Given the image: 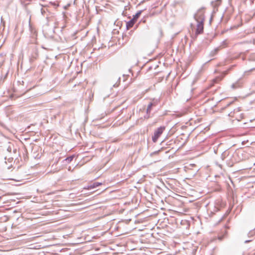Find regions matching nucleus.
I'll use <instances>...</instances> for the list:
<instances>
[{
  "mask_svg": "<svg viewBox=\"0 0 255 255\" xmlns=\"http://www.w3.org/2000/svg\"><path fill=\"white\" fill-rule=\"evenodd\" d=\"M101 184H102V183L96 182L91 184L90 185H88L87 186L84 187V189H93V188L97 187L98 186H99V185H100Z\"/></svg>",
  "mask_w": 255,
  "mask_h": 255,
  "instance_id": "4",
  "label": "nucleus"
},
{
  "mask_svg": "<svg viewBox=\"0 0 255 255\" xmlns=\"http://www.w3.org/2000/svg\"><path fill=\"white\" fill-rule=\"evenodd\" d=\"M251 241H252L251 240H246L245 241V243H249V242H250Z\"/></svg>",
  "mask_w": 255,
  "mask_h": 255,
  "instance_id": "14",
  "label": "nucleus"
},
{
  "mask_svg": "<svg viewBox=\"0 0 255 255\" xmlns=\"http://www.w3.org/2000/svg\"><path fill=\"white\" fill-rule=\"evenodd\" d=\"M253 43L254 44H255V38L254 39H253Z\"/></svg>",
  "mask_w": 255,
  "mask_h": 255,
  "instance_id": "16",
  "label": "nucleus"
},
{
  "mask_svg": "<svg viewBox=\"0 0 255 255\" xmlns=\"http://www.w3.org/2000/svg\"><path fill=\"white\" fill-rule=\"evenodd\" d=\"M1 21L2 20V17H1Z\"/></svg>",
  "mask_w": 255,
  "mask_h": 255,
  "instance_id": "17",
  "label": "nucleus"
},
{
  "mask_svg": "<svg viewBox=\"0 0 255 255\" xmlns=\"http://www.w3.org/2000/svg\"><path fill=\"white\" fill-rule=\"evenodd\" d=\"M255 70V68H252L250 70H249V71H245V73L244 74L245 75H248L249 74V73L251 72H252L253 71Z\"/></svg>",
  "mask_w": 255,
  "mask_h": 255,
  "instance_id": "11",
  "label": "nucleus"
},
{
  "mask_svg": "<svg viewBox=\"0 0 255 255\" xmlns=\"http://www.w3.org/2000/svg\"><path fill=\"white\" fill-rule=\"evenodd\" d=\"M205 10V8L202 7L198 10L197 14H203L204 13Z\"/></svg>",
  "mask_w": 255,
  "mask_h": 255,
  "instance_id": "8",
  "label": "nucleus"
},
{
  "mask_svg": "<svg viewBox=\"0 0 255 255\" xmlns=\"http://www.w3.org/2000/svg\"><path fill=\"white\" fill-rule=\"evenodd\" d=\"M138 17H133L132 19L128 21L127 23V27L128 28H129L133 25L134 23L137 20Z\"/></svg>",
  "mask_w": 255,
  "mask_h": 255,
  "instance_id": "5",
  "label": "nucleus"
},
{
  "mask_svg": "<svg viewBox=\"0 0 255 255\" xmlns=\"http://www.w3.org/2000/svg\"><path fill=\"white\" fill-rule=\"evenodd\" d=\"M194 18L196 22L195 34L197 35L203 32L205 18L204 17H194Z\"/></svg>",
  "mask_w": 255,
  "mask_h": 255,
  "instance_id": "1",
  "label": "nucleus"
},
{
  "mask_svg": "<svg viewBox=\"0 0 255 255\" xmlns=\"http://www.w3.org/2000/svg\"><path fill=\"white\" fill-rule=\"evenodd\" d=\"M221 0H215L212 2V5L213 7H216L219 6L221 4Z\"/></svg>",
  "mask_w": 255,
  "mask_h": 255,
  "instance_id": "7",
  "label": "nucleus"
},
{
  "mask_svg": "<svg viewBox=\"0 0 255 255\" xmlns=\"http://www.w3.org/2000/svg\"><path fill=\"white\" fill-rule=\"evenodd\" d=\"M159 31L160 33L161 34V35H162V29L161 28H159Z\"/></svg>",
  "mask_w": 255,
  "mask_h": 255,
  "instance_id": "13",
  "label": "nucleus"
},
{
  "mask_svg": "<svg viewBox=\"0 0 255 255\" xmlns=\"http://www.w3.org/2000/svg\"><path fill=\"white\" fill-rule=\"evenodd\" d=\"M241 108L238 107L234 110L229 114V116L231 117L235 118L238 121H240L243 118V114L241 113Z\"/></svg>",
  "mask_w": 255,
  "mask_h": 255,
  "instance_id": "3",
  "label": "nucleus"
},
{
  "mask_svg": "<svg viewBox=\"0 0 255 255\" xmlns=\"http://www.w3.org/2000/svg\"><path fill=\"white\" fill-rule=\"evenodd\" d=\"M153 106V104L152 103H150L147 106L146 109V115L144 116V118L146 119H148L150 117V113L152 107Z\"/></svg>",
  "mask_w": 255,
  "mask_h": 255,
  "instance_id": "6",
  "label": "nucleus"
},
{
  "mask_svg": "<svg viewBox=\"0 0 255 255\" xmlns=\"http://www.w3.org/2000/svg\"><path fill=\"white\" fill-rule=\"evenodd\" d=\"M222 79V77H216V78H215L214 80H213V82L214 83H218L219 81H221Z\"/></svg>",
  "mask_w": 255,
  "mask_h": 255,
  "instance_id": "10",
  "label": "nucleus"
},
{
  "mask_svg": "<svg viewBox=\"0 0 255 255\" xmlns=\"http://www.w3.org/2000/svg\"><path fill=\"white\" fill-rule=\"evenodd\" d=\"M213 17H212V16L210 17V20H209L210 23L211 22V21H212V20L213 19Z\"/></svg>",
  "mask_w": 255,
  "mask_h": 255,
  "instance_id": "15",
  "label": "nucleus"
},
{
  "mask_svg": "<svg viewBox=\"0 0 255 255\" xmlns=\"http://www.w3.org/2000/svg\"><path fill=\"white\" fill-rule=\"evenodd\" d=\"M141 14V11L137 12L134 16H139Z\"/></svg>",
  "mask_w": 255,
  "mask_h": 255,
  "instance_id": "12",
  "label": "nucleus"
},
{
  "mask_svg": "<svg viewBox=\"0 0 255 255\" xmlns=\"http://www.w3.org/2000/svg\"><path fill=\"white\" fill-rule=\"evenodd\" d=\"M165 129L164 126H161L154 130L153 135L152 136V140L153 142H156L159 137Z\"/></svg>",
  "mask_w": 255,
  "mask_h": 255,
  "instance_id": "2",
  "label": "nucleus"
},
{
  "mask_svg": "<svg viewBox=\"0 0 255 255\" xmlns=\"http://www.w3.org/2000/svg\"><path fill=\"white\" fill-rule=\"evenodd\" d=\"M73 156H71L67 157L65 160L66 162H67L68 163H69L73 160Z\"/></svg>",
  "mask_w": 255,
  "mask_h": 255,
  "instance_id": "9",
  "label": "nucleus"
}]
</instances>
